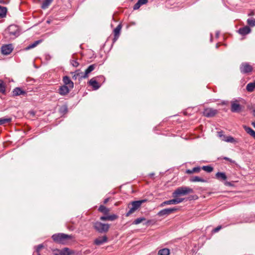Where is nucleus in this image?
Returning a JSON list of instances; mask_svg holds the SVG:
<instances>
[{"label": "nucleus", "mask_w": 255, "mask_h": 255, "mask_svg": "<svg viewBox=\"0 0 255 255\" xmlns=\"http://www.w3.org/2000/svg\"><path fill=\"white\" fill-rule=\"evenodd\" d=\"M194 191L193 189L187 187L181 186L177 188L172 193V196L174 198H177L180 196L186 195L190 193H193Z\"/></svg>", "instance_id": "1"}, {"label": "nucleus", "mask_w": 255, "mask_h": 255, "mask_svg": "<svg viewBox=\"0 0 255 255\" xmlns=\"http://www.w3.org/2000/svg\"><path fill=\"white\" fill-rule=\"evenodd\" d=\"M52 238L56 243L65 244L67 240L72 238V236L63 233H58L54 234L52 236Z\"/></svg>", "instance_id": "2"}, {"label": "nucleus", "mask_w": 255, "mask_h": 255, "mask_svg": "<svg viewBox=\"0 0 255 255\" xmlns=\"http://www.w3.org/2000/svg\"><path fill=\"white\" fill-rule=\"evenodd\" d=\"M145 201V200L134 201L130 202L128 205L129 209V211L126 214V217L129 216L131 214L133 213L137 210L141 205V204Z\"/></svg>", "instance_id": "3"}, {"label": "nucleus", "mask_w": 255, "mask_h": 255, "mask_svg": "<svg viewBox=\"0 0 255 255\" xmlns=\"http://www.w3.org/2000/svg\"><path fill=\"white\" fill-rule=\"evenodd\" d=\"M64 85L60 87L59 93L61 95L67 94L74 87L72 81H64Z\"/></svg>", "instance_id": "4"}, {"label": "nucleus", "mask_w": 255, "mask_h": 255, "mask_svg": "<svg viewBox=\"0 0 255 255\" xmlns=\"http://www.w3.org/2000/svg\"><path fill=\"white\" fill-rule=\"evenodd\" d=\"M93 228L97 232L100 233H106L108 232L110 229V225L102 223L100 222H96L94 223Z\"/></svg>", "instance_id": "5"}, {"label": "nucleus", "mask_w": 255, "mask_h": 255, "mask_svg": "<svg viewBox=\"0 0 255 255\" xmlns=\"http://www.w3.org/2000/svg\"><path fill=\"white\" fill-rule=\"evenodd\" d=\"M240 70L242 74H250L253 70V67L249 63L243 62L240 66Z\"/></svg>", "instance_id": "6"}, {"label": "nucleus", "mask_w": 255, "mask_h": 255, "mask_svg": "<svg viewBox=\"0 0 255 255\" xmlns=\"http://www.w3.org/2000/svg\"><path fill=\"white\" fill-rule=\"evenodd\" d=\"M9 35L17 37L19 34V30L18 26L16 25L12 24L9 25L7 29Z\"/></svg>", "instance_id": "7"}, {"label": "nucleus", "mask_w": 255, "mask_h": 255, "mask_svg": "<svg viewBox=\"0 0 255 255\" xmlns=\"http://www.w3.org/2000/svg\"><path fill=\"white\" fill-rule=\"evenodd\" d=\"M13 46L12 44L3 45L1 47V52L3 55H7L13 50Z\"/></svg>", "instance_id": "8"}, {"label": "nucleus", "mask_w": 255, "mask_h": 255, "mask_svg": "<svg viewBox=\"0 0 255 255\" xmlns=\"http://www.w3.org/2000/svg\"><path fill=\"white\" fill-rule=\"evenodd\" d=\"M177 210V209L175 207L171 208H167L163 209L160 211L158 213L157 215L161 217L163 216L168 215L172 213Z\"/></svg>", "instance_id": "9"}, {"label": "nucleus", "mask_w": 255, "mask_h": 255, "mask_svg": "<svg viewBox=\"0 0 255 255\" xmlns=\"http://www.w3.org/2000/svg\"><path fill=\"white\" fill-rule=\"evenodd\" d=\"M231 110L234 113H238L241 110V106L238 103L237 100L233 101L231 102Z\"/></svg>", "instance_id": "10"}, {"label": "nucleus", "mask_w": 255, "mask_h": 255, "mask_svg": "<svg viewBox=\"0 0 255 255\" xmlns=\"http://www.w3.org/2000/svg\"><path fill=\"white\" fill-rule=\"evenodd\" d=\"M217 113L218 111L217 110L212 108H207L204 110L203 114L205 117L210 118L214 117Z\"/></svg>", "instance_id": "11"}, {"label": "nucleus", "mask_w": 255, "mask_h": 255, "mask_svg": "<svg viewBox=\"0 0 255 255\" xmlns=\"http://www.w3.org/2000/svg\"><path fill=\"white\" fill-rule=\"evenodd\" d=\"M122 28V24L120 23L114 30V37L113 39V42H115L119 38L121 29Z\"/></svg>", "instance_id": "12"}, {"label": "nucleus", "mask_w": 255, "mask_h": 255, "mask_svg": "<svg viewBox=\"0 0 255 255\" xmlns=\"http://www.w3.org/2000/svg\"><path fill=\"white\" fill-rule=\"evenodd\" d=\"M26 92L25 91L23 90L21 88L19 87H16L14 88L12 91V96L16 97L20 95H26Z\"/></svg>", "instance_id": "13"}, {"label": "nucleus", "mask_w": 255, "mask_h": 255, "mask_svg": "<svg viewBox=\"0 0 255 255\" xmlns=\"http://www.w3.org/2000/svg\"><path fill=\"white\" fill-rule=\"evenodd\" d=\"M108 242V238L106 236L99 237L94 240V244L100 246Z\"/></svg>", "instance_id": "14"}, {"label": "nucleus", "mask_w": 255, "mask_h": 255, "mask_svg": "<svg viewBox=\"0 0 255 255\" xmlns=\"http://www.w3.org/2000/svg\"><path fill=\"white\" fill-rule=\"evenodd\" d=\"M59 255H71L73 252L68 248H64L61 250H56Z\"/></svg>", "instance_id": "15"}, {"label": "nucleus", "mask_w": 255, "mask_h": 255, "mask_svg": "<svg viewBox=\"0 0 255 255\" xmlns=\"http://www.w3.org/2000/svg\"><path fill=\"white\" fill-rule=\"evenodd\" d=\"M251 31V29L248 26L241 27L238 30V32L242 35H246L250 33Z\"/></svg>", "instance_id": "16"}, {"label": "nucleus", "mask_w": 255, "mask_h": 255, "mask_svg": "<svg viewBox=\"0 0 255 255\" xmlns=\"http://www.w3.org/2000/svg\"><path fill=\"white\" fill-rule=\"evenodd\" d=\"M118 216L115 214L108 215L106 216H102L100 220L102 221H114L118 218Z\"/></svg>", "instance_id": "17"}, {"label": "nucleus", "mask_w": 255, "mask_h": 255, "mask_svg": "<svg viewBox=\"0 0 255 255\" xmlns=\"http://www.w3.org/2000/svg\"><path fill=\"white\" fill-rule=\"evenodd\" d=\"M75 80H76L77 78L82 79V78H88L87 75H84V72H81L79 70H77L75 72V74L73 76V77Z\"/></svg>", "instance_id": "18"}, {"label": "nucleus", "mask_w": 255, "mask_h": 255, "mask_svg": "<svg viewBox=\"0 0 255 255\" xmlns=\"http://www.w3.org/2000/svg\"><path fill=\"white\" fill-rule=\"evenodd\" d=\"M184 200L183 198H174V199L167 201L168 205H175L182 202Z\"/></svg>", "instance_id": "19"}, {"label": "nucleus", "mask_w": 255, "mask_h": 255, "mask_svg": "<svg viewBox=\"0 0 255 255\" xmlns=\"http://www.w3.org/2000/svg\"><path fill=\"white\" fill-rule=\"evenodd\" d=\"M98 66L97 64H93L90 65L85 71L84 75H87L88 77L89 74L93 71Z\"/></svg>", "instance_id": "20"}, {"label": "nucleus", "mask_w": 255, "mask_h": 255, "mask_svg": "<svg viewBox=\"0 0 255 255\" xmlns=\"http://www.w3.org/2000/svg\"><path fill=\"white\" fill-rule=\"evenodd\" d=\"M243 128L250 135H251L254 139H255V131L254 130L250 127H247L246 126H244Z\"/></svg>", "instance_id": "21"}, {"label": "nucleus", "mask_w": 255, "mask_h": 255, "mask_svg": "<svg viewBox=\"0 0 255 255\" xmlns=\"http://www.w3.org/2000/svg\"><path fill=\"white\" fill-rule=\"evenodd\" d=\"M88 85L92 87L93 90H97L100 87V85L97 82V81H89Z\"/></svg>", "instance_id": "22"}, {"label": "nucleus", "mask_w": 255, "mask_h": 255, "mask_svg": "<svg viewBox=\"0 0 255 255\" xmlns=\"http://www.w3.org/2000/svg\"><path fill=\"white\" fill-rule=\"evenodd\" d=\"M7 9L6 7L0 5V18H4L6 15Z\"/></svg>", "instance_id": "23"}, {"label": "nucleus", "mask_w": 255, "mask_h": 255, "mask_svg": "<svg viewBox=\"0 0 255 255\" xmlns=\"http://www.w3.org/2000/svg\"><path fill=\"white\" fill-rule=\"evenodd\" d=\"M216 177L220 180H226L227 177L224 172H218L216 174Z\"/></svg>", "instance_id": "24"}, {"label": "nucleus", "mask_w": 255, "mask_h": 255, "mask_svg": "<svg viewBox=\"0 0 255 255\" xmlns=\"http://www.w3.org/2000/svg\"><path fill=\"white\" fill-rule=\"evenodd\" d=\"M11 118H0V126L9 123L11 122Z\"/></svg>", "instance_id": "25"}, {"label": "nucleus", "mask_w": 255, "mask_h": 255, "mask_svg": "<svg viewBox=\"0 0 255 255\" xmlns=\"http://www.w3.org/2000/svg\"><path fill=\"white\" fill-rule=\"evenodd\" d=\"M52 1L53 0H44L41 4V8L43 9L47 8L51 3Z\"/></svg>", "instance_id": "26"}, {"label": "nucleus", "mask_w": 255, "mask_h": 255, "mask_svg": "<svg viewBox=\"0 0 255 255\" xmlns=\"http://www.w3.org/2000/svg\"><path fill=\"white\" fill-rule=\"evenodd\" d=\"M246 89L248 92H253L255 89V81L249 83L246 87Z\"/></svg>", "instance_id": "27"}, {"label": "nucleus", "mask_w": 255, "mask_h": 255, "mask_svg": "<svg viewBox=\"0 0 255 255\" xmlns=\"http://www.w3.org/2000/svg\"><path fill=\"white\" fill-rule=\"evenodd\" d=\"M170 250L167 248H164L160 250L158 252V255H169Z\"/></svg>", "instance_id": "28"}, {"label": "nucleus", "mask_w": 255, "mask_h": 255, "mask_svg": "<svg viewBox=\"0 0 255 255\" xmlns=\"http://www.w3.org/2000/svg\"><path fill=\"white\" fill-rule=\"evenodd\" d=\"M42 42V40H38L34 41L33 43L29 44L26 48V50H29L30 49L36 47L38 44Z\"/></svg>", "instance_id": "29"}, {"label": "nucleus", "mask_w": 255, "mask_h": 255, "mask_svg": "<svg viewBox=\"0 0 255 255\" xmlns=\"http://www.w3.org/2000/svg\"><path fill=\"white\" fill-rule=\"evenodd\" d=\"M99 211L105 215H107L110 211V210L106 207L101 205L99 208Z\"/></svg>", "instance_id": "30"}, {"label": "nucleus", "mask_w": 255, "mask_h": 255, "mask_svg": "<svg viewBox=\"0 0 255 255\" xmlns=\"http://www.w3.org/2000/svg\"><path fill=\"white\" fill-rule=\"evenodd\" d=\"M225 141H226L227 142L233 143H236L238 142L237 140L232 136H227L226 139H225Z\"/></svg>", "instance_id": "31"}, {"label": "nucleus", "mask_w": 255, "mask_h": 255, "mask_svg": "<svg viewBox=\"0 0 255 255\" xmlns=\"http://www.w3.org/2000/svg\"><path fill=\"white\" fill-rule=\"evenodd\" d=\"M190 181L191 182H205V180L198 177V176H194V177H192L190 179Z\"/></svg>", "instance_id": "32"}, {"label": "nucleus", "mask_w": 255, "mask_h": 255, "mask_svg": "<svg viewBox=\"0 0 255 255\" xmlns=\"http://www.w3.org/2000/svg\"><path fill=\"white\" fill-rule=\"evenodd\" d=\"M146 220V219L144 217H140L138 218H137L133 222V224L134 225H138L141 223H142L143 221H145Z\"/></svg>", "instance_id": "33"}, {"label": "nucleus", "mask_w": 255, "mask_h": 255, "mask_svg": "<svg viewBox=\"0 0 255 255\" xmlns=\"http://www.w3.org/2000/svg\"><path fill=\"white\" fill-rule=\"evenodd\" d=\"M247 22V24L251 27L255 26V18H248Z\"/></svg>", "instance_id": "34"}, {"label": "nucleus", "mask_w": 255, "mask_h": 255, "mask_svg": "<svg viewBox=\"0 0 255 255\" xmlns=\"http://www.w3.org/2000/svg\"><path fill=\"white\" fill-rule=\"evenodd\" d=\"M0 93L5 94V87L3 83V81H0Z\"/></svg>", "instance_id": "35"}, {"label": "nucleus", "mask_w": 255, "mask_h": 255, "mask_svg": "<svg viewBox=\"0 0 255 255\" xmlns=\"http://www.w3.org/2000/svg\"><path fill=\"white\" fill-rule=\"evenodd\" d=\"M218 136L223 141H225V139L227 138V136L223 134V131H220L217 132Z\"/></svg>", "instance_id": "36"}, {"label": "nucleus", "mask_w": 255, "mask_h": 255, "mask_svg": "<svg viewBox=\"0 0 255 255\" xmlns=\"http://www.w3.org/2000/svg\"><path fill=\"white\" fill-rule=\"evenodd\" d=\"M202 169L208 173H210L213 170V168L212 167H211V166H209V165L203 166L202 167Z\"/></svg>", "instance_id": "37"}, {"label": "nucleus", "mask_w": 255, "mask_h": 255, "mask_svg": "<svg viewBox=\"0 0 255 255\" xmlns=\"http://www.w3.org/2000/svg\"><path fill=\"white\" fill-rule=\"evenodd\" d=\"M141 6V4L137 1V2L133 5V10H137Z\"/></svg>", "instance_id": "38"}, {"label": "nucleus", "mask_w": 255, "mask_h": 255, "mask_svg": "<svg viewBox=\"0 0 255 255\" xmlns=\"http://www.w3.org/2000/svg\"><path fill=\"white\" fill-rule=\"evenodd\" d=\"M71 63L74 67H77L79 65V63L75 60H72L71 61Z\"/></svg>", "instance_id": "39"}, {"label": "nucleus", "mask_w": 255, "mask_h": 255, "mask_svg": "<svg viewBox=\"0 0 255 255\" xmlns=\"http://www.w3.org/2000/svg\"><path fill=\"white\" fill-rule=\"evenodd\" d=\"M42 248H43V246L42 244L39 245L37 246L36 251L38 254V255H40L39 253Z\"/></svg>", "instance_id": "40"}, {"label": "nucleus", "mask_w": 255, "mask_h": 255, "mask_svg": "<svg viewBox=\"0 0 255 255\" xmlns=\"http://www.w3.org/2000/svg\"><path fill=\"white\" fill-rule=\"evenodd\" d=\"M200 170L201 168L199 167H195L192 169L193 173L199 172L200 171Z\"/></svg>", "instance_id": "41"}, {"label": "nucleus", "mask_w": 255, "mask_h": 255, "mask_svg": "<svg viewBox=\"0 0 255 255\" xmlns=\"http://www.w3.org/2000/svg\"><path fill=\"white\" fill-rule=\"evenodd\" d=\"M10 0H0V4H7L9 3Z\"/></svg>", "instance_id": "42"}, {"label": "nucleus", "mask_w": 255, "mask_h": 255, "mask_svg": "<svg viewBox=\"0 0 255 255\" xmlns=\"http://www.w3.org/2000/svg\"><path fill=\"white\" fill-rule=\"evenodd\" d=\"M222 226H219L217 227H216V228L214 229L212 231V232L214 233H217L218 231H219L222 229Z\"/></svg>", "instance_id": "43"}, {"label": "nucleus", "mask_w": 255, "mask_h": 255, "mask_svg": "<svg viewBox=\"0 0 255 255\" xmlns=\"http://www.w3.org/2000/svg\"><path fill=\"white\" fill-rule=\"evenodd\" d=\"M138 1L141 4V5L146 4L148 2V0H138Z\"/></svg>", "instance_id": "44"}, {"label": "nucleus", "mask_w": 255, "mask_h": 255, "mask_svg": "<svg viewBox=\"0 0 255 255\" xmlns=\"http://www.w3.org/2000/svg\"><path fill=\"white\" fill-rule=\"evenodd\" d=\"M224 159L226 160H228L229 161V162H230L231 163H234V161H233L232 159L229 158V157H224L223 158Z\"/></svg>", "instance_id": "45"}, {"label": "nucleus", "mask_w": 255, "mask_h": 255, "mask_svg": "<svg viewBox=\"0 0 255 255\" xmlns=\"http://www.w3.org/2000/svg\"><path fill=\"white\" fill-rule=\"evenodd\" d=\"M168 205V203H167V201H164L163 202H162L160 205V207H163L165 205Z\"/></svg>", "instance_id": "46"}, {"label": "nucleus", "mask_w": 255, "mask_h": 255, "mask_svg": "<svg viewBox=\"0 0 255 255\" xmlns=\"http://www.w3.org/2000/svg\"><path fill=\"white\" fill-rule=\"evenodd\" d=\"M61 111L63 113L66 112L67 111V109L66 107H64L61 109Z\"/></svg>", "instance_id": "47"}, {"label": "nucleus", "mask_w": 255, "mask_h": 255, "mask_svg": "<svg viewBox=\"0 0 255 255\" xmlns=\"http://www.w3.org/2000/svg\"><path fill=\"white\" fill-rule=\"evenodd\" d=\"M255 14V12L254 11L252 10L250 11V12L248 14V16H252L254 15Z\"/></svg>", "instance_id": "48"}, {"label": "nucleus", "mask_w": 255, "mask_h": 255, "mask_svg": "<svg viewBox=\"0 0 255 255\" xmlns=\"http://www.w3.org/2000/svg\"><path fill=\"white\" fill-rule=\"evenodd\" d=\"M62 80H70L69 77L67 76H65L63 77Z\"/></svg>", "instance_id": "49"}, {"label": "nucleus", "mask_w": 255, "mask_h": 255, "mask_svg": "<svg viewBox=\"0 0 255 255\" xmlns=\"http://www.w3.org/2000/svg\"><path fill=\"white\" fill-rule=\"evenodd\" d=\"M186 173L188 174H192V173H193V172H192V169L191 170L188 169L186 170Z\"/></svg>", "instance_id": "50"}, {"label": "nucleus", "mask_w": 255, "mask_h": 255, "mask_svg": "<svg viewBox=\"0 0 255 255\" xmlns=\"http://www.w3.org/2000/svg\"><path fill=\"white\" fill-rule=\"evenodd\" d=\"M109 201V198H106L104 200V204H106Z\"/></svg>", "instance_id": "51"}, {"label": "nucleus", "mask_w": 255, "mask_h": 255, "mask_svg": "<svg viewBox=\"0 0 255 255\" xmlns=\"http://www.w3.org/2000/svg\"><path fill=\"white\" fill-rule=\"evenodd\" d=\"M56 250L54 251V255H59V253L56 252Z\"/></svg>", "instance_id": "52"}, {"label": "nucleus", "mask_w": 255, "mask_h": 255, "mask_svg": "<svg viewBox=\"0 0 255 255\" xmlns=\"http://www.w3.org/2000/svg\"><path fill=\"white\" fill-rule=\"evenodd\" d=\"M252 126L255 128V122L252 123Z\"/></svg>", "instance_id": "53"}, {"label": "nucleus", "mask_w": 255, "mask_h": 255, "mask_svg": "<svg viewBox=\"0 0 255 255\" xmlns=\"http://www.w3.org/2000/svg\"><path fill=\"white\" fill-rule=\"evenodd\" d=\"M219 32H217L216 34V36L217 37H218L219 36Z\"/></svg>", "instance_id": "54"}, {"label": "nucleus", "mask_w": 255, "mask_h": 255, "mask_svg": "<svg viewBox=\"0 0 255 255\" xmlns=\"http://www.w3.org/2000/svg\"><path fill=\"white\" fill-rule=\"evenodd\" d=\"M150 223V221H147L144 224V225H146Z\"/></svg>", "instance_id": "55"}, {"label": "nucleus", "mask_w": 255, "mask_h": 255, "mask_svg": "<svg viewBox=\"0 0 255 255\" xmlns=\"http://www.w3.org/2000/svg\"><path fill=\"white\" fill-rule=\"evenodd\" d=\"M253 115L255 117V110L253 111Z\"/></svg>", "instance_id": "56"}, {"label": "nucleus", "mask_w": 255, "mask_h": 255, "mask_svg": "<svg viewBox=\"0 0 255 255\" xmlns=\"http://www.w3.org/2000/svg\"><path fill=\"white\" fill-rule=\"evenodd\" d=\"M99 77V78H102L103 77V76H99V77Z\"/></svg>", "instance_id": "57"}, {"label": "nucleus", "mask_w": 255, "mask_h": 255, "mask_svg": "<svg viewBox=\"0 0 255 255\" xmlns=\"http://www.w3.org/2000/svg\"><path fill=\"white\" fill-rule=\"evenodd\" d=\"M91 80H96V79H95V78H92V79H91Z\"/></svg>", "instance_id": "58"}, {"label": "nucleus", "mask_w": 255, "mask_h": 255, "mask_svg": "<svg viewBox=\"0 0 255 255\" xmlns=\"http://www.w3.org/2000/svg\"><path fill=\"white\" fill-rule=\"evenodd\" d=\"M229 183L228 182L226 183V185L229 184Z\"/></svg>", "instance_id": "59"}, {"label": "nucleus", "mask_w": 255, "mask_h": 255, "mask_svg": "<svg viewBox=\"0 0 255 255\" xmlns=\"http://www.w3.org/2000/svg\"><path fill=\"white\" fill-rule=\"evenodd\" d=\"M38 1H40V0H37Z\"/></svg>", "instance_id": "60"}]
</instances>
